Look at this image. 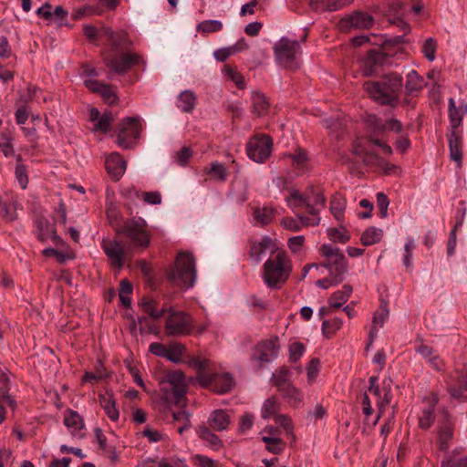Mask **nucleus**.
Masks as SVG:
<instances>
[{"label": "nucleus", "mask_w": 467, "mask_h": 467, "mask_svg": "<svg viewBox=\"0 0 467 467\" xmlns=\"http://www.w3.org/2000/svg\"><path fill=\"white\" fill-rule=\"evenodd\" d=\"M280 410V402L275 396L267 398L261 408V416L265 420L275 418Z\"/></svg>", "instance_id": "obj_39"}, {"label": "nucleus", "mask_w": 467, "mask_h": 467, "mask_svg": "<svg viewBox=\"0 0 467 467\" xmlns=\"http://www.w3.org/2000/svg\"><path fill=\"white\" fill-rule=\"evenodd\" d=\"M102 248L108 259L114 267L120 269L125 256L124 246L119 241H104Z\"/></svg>", "instance_id": "obj_15"}, {"label": "nucleus", "mask_w": 467, "mask_h": 467, "mask_svg": "<svg viewBox=\"0 0 467 467\" xmlns=\"http://www.w3.org/2000/svg\"><path fill=\"white\" fill-rule=\"evenodd\" d=\"M320 370V360L312 358L306 367L307 382L313 384L317 378Z\"/></svg>", "instance_id": "obj_55"}, {"label": "nucleus", "mask_w": 467, "mask_h": 467, "mask_svg": "<svg viewBox=\"0 0 467 467\" xmlns=\"http://www.w3.org/2000/svg\"><path fill=\"white\" fill-rule=\"evenodd\" d=\"M100 34L108 36L111 42L112 49L109 53H116L119 49L125 48L130 45V40L129 39L127 33L124 31L119 30L114 32L109 27H103Z\"/></svg>", "instance_id": "obj_20"}, {"label": "nucleus", "mask_w": 467, "mask_h": 467, "mask_svg": "<svg viewBox=\"0 0 467 467\" xmlns=\"http://www.w3.org/2000/svg\"><path fill=\"white\" fill-rule=\"evenodd\" d=\"M197 31L201 33L219 32L223 28V23L219 20H204L197 25Z\"/></svg>", "instance_id": "obj_50"}, {"label": "nucleus", "mask_w": 467, "mask_h": 467, "mask_svg": "<svg viewBox=\"0 0 467 467\" xmlns=\"http://www.w3.org/2000/svg\"><path fill=\"white\" fill-rule=\"evenodd\" d=\"M275 248V242L270 236L265 235L251 243L250 256L255 263H259L267 251L274 252Z\"/></svg>", "instance_id": "obj_17"}, {"label": "nucleus", "mask_w": 467, "mask_h": 467, "mask_svg": "<svg viewBox=\"0 0 467 467\" xmlns=\"http://www.w3.org/2000/svg\"><path fill=\"white\" fill-rule=\"evenodd\" d=\"M273 141L268 135L258 134L250 139L247 144V155L255 162L262 163L272 152Z\"/></svg>", "instance_id": "obj_9"}, {"label": "nucleus", "mask_w": 467, "mask_h": 467, "mask_svg": "<svg viewBox=\"0 0 467 467\" xmlns=\"http://www.w3.org/2000/svg\"><path fill=\"white\" fill-rule=\"evenodd\" d=\"M252 112L258 116H264L268 112L269 109V102L265 96L258 91H254L252 93Z\"/></svg>", "instance_id": "obj_34"}, {"label": "nucleus", "mask_w": 467, "mask_h": 467, "mask_svg": "<svg viewBox=\"0 0 467 467\" xmlns=\"http://www.w3.org/2000/svg\"><path fill=\"white\" fill-rule=\"evenodd\" d=\"M444 418L446 420L445 422L440 425L438 430L437 444L440 451H446L449 448L453 434L452 427L447 419V415Z\"/></svg>", "instance_id": "obj_32"}, {"label": "nucleus", "mask_w": 467, "mask_h": 467, "mask_svg": "<svg viewBox=\"0 0 467 467\" xmlns=\"http://www.w3.org/2000/svg\"><path fill=\"white\" fill-rule=\"evenodd\" d=\"M329 273V276L334 279V283L340 284L345 278V275L348 271V263H341L338 265H334L327 268Z\"/></svg>", "instance_id": "obj_48"}, {"label": "nucleus", "mask_w": 467, "mask_h": 467, "mask_svg": "<svg viewBox=\"0 0 467 467\" xmlns=\"http://www.w3.org/2000/svg\"><path fill=\"white\" fill-rule=\"evenodd\" d=\"M389 311L386 302H381L380 308L379 311L374 313L372 320V328L369 332V345L372 344L374 338L377 336L379 327H382L385 320L388 318Z\"/></svg>", "instance_id": "obj_28"}, {"label": "nucleus", "mask_w": 467, "mask_h": 467, "mask_svg": "<svg viewBox=\"0 0 467 467\" xmlns=\"http://www.w3.org/2000/svg\"><path fill=\"white\" fill-rule=\"evenodd\" d=\"M278 337L262 340L255 346L252 358L256 360L258 366L261 367L264 363L271 362L278 355Z\"/></svg>", "instance_id": "obj_13"}, {"label": "nucleus", "mask_w": 467, "mask_h": 467, "mask_svg": "<svg viewBox=\"0 0 467 467\" xmlns=\"http://www.w3.org/2000/svg\"><path fill=\"white\" fill-rule=\"evenodd\" d=\"M64 424L69 430L72 435H76L80 431L84 424L82 418L76 411L69 410L64 418Z\"/></svg>", "instance_id": "obj_40"}, {"label": "nucleus", "mask_w": 467, "mask_h": 467, "mask_svg": "<svg viewBox=\"0 0 467 467\" xmlns=\"http://www.w3.org/2000/svg\"><path fill=\"white\" fill-rule=\"evenodd\" d=\"M84 84L90 91L99 93L105 102L109 103V105H112L116 102V93L110 86L100 83L93 78L85 79Z\"/></svg>", "instance_id": "obj_19"}, {"label": "nucleus", "mask_w": 467, "mask_h": 467, "mask_svg": "<svg viewBox=\"0 0 467 467\" xmlns=\"http://www.w3.org/2000/svg\"><path fill=\"white\" fill-rule=\"evenodd\" d=\"M392 400V394H391V389L390 384L386 382H383V393L381 394L380 398L378 399V407L379 410V414L377 416L375 420L373 421V425H376L380 414L383 412V410L389 405L390 401Z\"/></svg>", "instance_id": "obj_44"}, {"label": "nucleus", "mask_w": 467, "mask_h": 467, "mask_svg": "<svg viewBox=\"0 0 467 467\" xmlns=\"http://www.w3.org/2000/svg\"><path fill=\"white\" fill-rule=\"evenodd\" d=\"M199 435L202 440L211 444L214 449H218L221 446L219 437L213 433L207 427H201Z\"/></svg>", "instance_id": "obj_54"}, {"label": "nucleus", "mask_w": 467, "mask_h": 467, "mask_svg": "<svg viewBox=\"0 0 467 467\" xmlns=\"http://www.w3.org/2000/svg\"><path fill=\"white\" fill-rule=\"evenodd\" d=\"M119 233L123 234L129 238L136 247L145 248L150 244L149 234L146 231V223L142 219L126 222L119 230Z\"/></svg>", "instance_id": "obj_8"}, {"label": "nucleus", "mask_w": 467, "mask_h": 467, "mask_svg": "<svg viewBox=\"0 0 467 467\" xmlns=\"http://www.w3.org/2000/svg\"><path fill=\"white\" fill-rule=\"evenodd\" d=\"M291 271V260L285 252L279 251L265 261L262 276L267 287L277 289L289 278Z\"/></svg>", "instance_id": "obj_2"}, {"label": "nucleus", "mask_w": 467, "mask_h": 467, "mask_svg": "<svg viewBox=\"0 0 467 467\" xmlns=\"http://www.w3.org/2000/svg\"><path fill=\"white\" fill-rule=\"evenodd\" d=\"M200 383L203 387H211L219 394L227 393L234 387V379L229 373H202Z\"/></svg>", "instance_id": "obj_12"}, {"label": "nucleus", "mask_w": 467, "mask_h": 467, "mask_svg": "<svg viewBox=\"0 0 467 467\" xmlns=\"http://www.w3.org/2000/svg\"><path fill=\"white\" fill-rule=\"evenodd\" d=\"M103 13V8L95 5H86L76 9L72 14V18L75 20L80 19L84 16H90L94 15H101Z\"/></svg>", "instance_id": "obj_49"}, {"label": "nucleus", "mask_w": 467, "mask_h": 467, "mask_svg": "<svg viewBox=\"0 0 467 467\" xmlns=\"http://www.w3.org/2000/svg\"><path fill=\"white\" fill-rule=\"evenodd\" d=\"M305 244L304 235H296L288 239L287 245L293 254H298L302 251Z\"/></svg>", "instance_id": "obj_62"}, {"label": "nucleus", "mask_w": 467, "mask_h": 467, "mask_svg": "<svg viewBox=\"0 0 467 467\" xmlns=\"http://www.w3.org/2000/svg\"><path fill=\"white\" fill-rule=\"evenodd\" d=\"M442 467H467V457H458L455 454L442 462Z\"/></svg>", "instance_id": "obj_63"}, {"label": "nucleus", "mask_w": 467, "mask_h": 467, "mask_svg": "<svg viewBox=\"0 0 467 467\" xmlns=\"http://www.w3.org/2000/svg\"><path fill=\"white\" fill-rule=\"evenodd\" d=\"M262 441L266 444V449L273 453H280L285 448V443L278 436H262Z\"/></svg>", "instance_id": "obj_47"}, {"label": "nucleus", "mask_w": 467, "mask_h": 467, "mask_svg": "<svg viewBox=\"0 0 467 467\" xmlns=\"http://www.w3.org/2000/svg\"><path fill=\"white\" fill-rule=\"evenodd\" d=\"M277 214V210L273 206L255 207L253 209V219L256 225L265 226L270 224Z\"/></svg>", "instance_id": "obj_24"}, {"label": "nucleus", "mask_w": 467, "mask_h": 467, "mask_svg": "<svg viewBox=\"0 0 467 467\" xmlns=\"http://www.w3.org/2000/svg\"><path fill=\"white\" fill-rule=\"evenodd\" d=\"M0 150L5 157H11L15 154L12 139L5 134L1 136Z\"/></svg>", "instance_id": "obj_61"}, {"label": "nucleus", "mask_w": 467, "mask_h": 467, "mask_svg": "<svg viewBox=\"0 0 467 467\" xmlns=\"http://www.w3.org/2000/svg\"><path fill=\"white\" fill-rule=\"evenodd\" d=\"M320 223V218L310 219L308 216L298 215L297 219L285 217L281 220V225L291 232H298L305 226H316Z\"/></svg>", "instance_id": "obj_21"}, {"label": "nucleus", "mask_w": 467, "mask_h": 467, "mask_svg": "<svg viewBox=\"0 0 467 467\" xmlns=\"http://www.w3.org/2000/svg\"><path fill=\"white\" fill-rule=\"evenodd\" d=\"M424 86V79L415 70H410L407 74L405 90L408 95H415L420 92Z\"/></svg>", "instance_id": "obj_33"}, {"label": "nucleus", "mask_w": 467, "mask_h": 467, "mask_svg": "<svg viewBox=\"0 0 467 467\" xmlns=\"http://www.w3.org/2000/svg\"><path fill=\"white\" fill-rule=\"evenodd\" d=\"M196 277V263L193 255L187 252L179 253L174 267L169 274L171 282L176 286L190 288L193 286Z\"/></svg>", "instance_id": "obj_3"}, {"label": "nucleus", "mask_w": 467, "mask_h": 467, "mask_svg": "<svg viewBox=\"0 0 467 467\" xmlns=\"http://www.w3.org/2000/svg\"><path fill=\"white\" fill-rule=\"evenodd\" d=\"M384 15L393 16L395 18L394 23H396L404 33L410 30L409 25L401 19V16L404 15V6L401 2L395 0L389 6V9L384 11Z\"/></svg>", "instance_id": "obj_29"}, {"label": "nucleus", "mask_w": 467, "mask_h": 467, "mask_svg": "<svg viewBox=\"0 0 467 467\" xmlns=\"http://www.w3.org/2000/svg\"><path fill=\"white\" fill-rule=\"evenodd\" d=\"M192 328L190 317L182 311L169 309V316L165 322V329L168 336L188 335Z\"/></svg>", "instance_id": "obj_10"}, {"label": "nucleus", "mask_w": 467, "mask_h": 467, "mask_svg": "<svg viewBox=\"0 0 467 467\" xmlns=\"http://www.w3.org/2000/svg\"><path fill=\"white\" fill-rule=\"evenodd\" d=\"M352 287L349 285H344L340 290L336 291L328 299V304L333 308H340L350 297Z\"/></svg>", "instance_id": "obj_35"}, {"label": "nucleus", "mask_w": 467, "mask_h": 467, "mask_svg": "<svg viewBox=\"0 0 467 467\" xmlns=\"http://www.w3.org/2000/svg\"><path fill=\"white\" fill-rule=\"evenodd\" d=\"M374 22L373 17L363 12H356L353 15L347 16L339 22L341 29H368L372 26Z\"/></svg>", "instance_id": "obj_14"}, {"label": "nucleus", "mask_w": 467, "mask_h": 467, "mask_svg": "<svg viewBox=\"0 0 467 467\" xmlns=\"http://www.w3.org/2000/svg\"><path fill=\"white\" fill-rule=\"evenodd\" d=\"M438 403V397L436 394H431L428 406L424 408L419 418V426L420 429H429L434 421V407Z\"/></svg>", "instance_id": "obj_26"}, {"label": "nucleus", "mask_w": 467, "mask_h": 467, "mask_svg": "<svg viewBox=\"0 0 467 467\" xmlns=\"http://www.w3.org/2000/svg\"><path fill=\"white\" fill-rule=\"evenodd\" d=\"M16 178L22 189H26L28 184V177L26 167L22 164H17L15 170Z\"/></svg>", "instance_id": "obj_64"}, {"label": "nucleus", "mask_w": 467, "mask_h": 467, "mask_svg": "<svg viewBox=\"0 0 467 467\" xmlns=\"http://www.w3.org/2000/svg\"><path fill=\"white\" fill-rule=\"evenodd\" d=\"M320 254L327 260L324 265L326 268L347 262L346 257L340 252L339 248L329 244H325L320 247Z\"/></svg>", "instance_id": "obj_23"}, {"label": "nucleus", "mask_w": 467, "mask_h": 467, "mask_svg": "<svg viewBox=\"0 0 467 467\" xmlns=\"http://www.w3.org/2000/svg\"><path fill=\"white\" fill-rule=\"evenodd\" d=\"M106 170L113 180H119L127 169V162L118 152L109 155L105 161Z\"/></svg>", "instance_id": "obj_18"}, {"label": "nucleus", "mask_w": 467, "mask_h": 467, "mask_svg": "<svg viewBox=\"0 0 467 467\" xmlns=\"http://www.w3.org/2000/svg\"><path fill=\"white\" fill-rule=\"evenodd\" d=\"M354 153L367 165H374L384 168L387 163L378 155L369 152L366 148L361 145L354 146Z\"/></svg>", "instance_id": "obj_31"}, {"label": "nucleus", "mask_w": 467, "mask_h": 467, "mask_svg": "<svg viewBox=\"0 0 467 467\" xmlns=\"http://www.w3.org/2000/svg\"><path fill=\"white\" fill-rule=\"evenodd\" d=\"M437 50V41L433 37H428L422 44V53L431 62L435 60Z\"/></svg>", "instance_id": "obj_51"}, {"label": "nucleus", "mask_w": 467, "mask_h": 467, "mask_svg": "<svg viewBox=\"0 0 467 467\" xmlns=\"http://www.w3.org/2000/svg\"><path fill=\"white\" fill-rule=\"evenodd\" d=\"M450 158L454 161L458 168L462 165V148H463V137L462 131H449L447 134Z\"/></svg>", "instance_id": "obj_16"}, {"label": "nucleus", "mask_w": 467, "mask_h": 467, "mask_svg": "<svg viewBox=\"0 0 467 467\" xmlns=\"http://www.w3.org/2000/svg\"><path fill=\"white\" fill-rule=\"evenodd\" d=\"M230 422V415L223 410L213 411L208 419L209 426L216 431L226 430Z\"/></svg>", "instance_id": "obj_27"}, {"label": "nucleus", "mask_w": 467, "mask_h": 467, "mask_svg": "<svg viewBox=\"0 0 467 467\" xmlns=\"http://www.w3.org/2000/svg\"><path fill=\"white\" fill-rule=\"evenodd\" d=\"M310 196H304L298 190L292 189L289 194L285 197V202L293 212L297 211L306 206Z\"/></svg>", "instance_id": "obj_37"}, {"label": "nucleus", "mask_w": 467, "mask_h": 467, "mask_svg": "<svg viewBox=\"0 0 467 467\" xmlns=\"http://www.w3.org/2000/svg\"><path fill=\"white\" fill-rule=\"evenodd\" d=\"M346 200L340 195H335L330 202V212L337 220H341L346 209Z\"/></svg>", "instance_id": "obj_45"}, {"label": "nucleus", "mask_w": 467, "mask_h": 467, "mask_svg": "<svg viewBox=\"0 0 467 467\" xmlns=\"http://www.w3.org/2000/svg\"><path fill=\"white\" fill-rule=\"evenodd\" d=\"M382 60V54L372 49L368 52L367 57L363 59L361 65L362 74L366 77L371 76L377 72L378 64Z\"/></svg>", "instance_id": "obj_25"}, {"label": "nucleus", "mask_w": 467, "mask_h": 467, "mask_svg": "<svg viewBox=\"0 0 467 467\" xmlns=\"http://www.w3.org/2000/svg\"><path fill=\"white\" fill-rule=\"evenodd\" d=\"M449 117L451 124L450 131H462V130L461 129V125L462 118L453 99H449Z\"/></svg>", "instance_id": "obj_41"}, {"label": "nucleus", "mask_w": 467, "mask_h": 467, "mask_svg": "<svg viewBox=\"0 0 467 467\" xmlns=\"http://www.w3.org/2000/svg\"><path fill=\"white\" fill-rule=\"evenodd\" d=\"M353 0H309L312 8L317 11H336L347 5L350 4Z\"/></svg>", "instance_id": "obj_30"}, {"label": "nucleus", "mask_w": 467, "mask_h": 467, "mask_svg": "<svg viewBox=\"0 0 467 467\" xmlns=\"http://www.w3.org/2000/svg\"><path fill=\"white\" fill-rule=\"evenodd\" d=\"M141 126L137 118L127 117L123 119L118 127L117 144L123 149H130L133 145V140L140 136Z\"/></svg>", "instance_id": "obj_7"}, {"label": "nucleus", "mask_w": 467, "mask_h": 467, "mask_svg": "<svg viewBox=\"0 0 467 467\" xmlns=\"http://www.w3.org/2000/svg\"><path fill=\"white\" fill-rule=\"evenodd\" d=\"M305 352V346L300 342H295L289 347V359L291 362H297Z\"/></svg>", "instance_id": "obj_58"}, {"label": "nucleus", "mask_w": 467, "mask_h": 467, "mask_svg": "<svg viewBox=\"0 0 467 467\" xmlns=\"http://www.w3.org/2000/svg\"><path fill=\"white\" fill-rule=\"evenodd\" d=\"M277 424L284 428L286 434L292 435L294 431V425L291 418L285 414H277L275 418Z\"/></svg>", "instance_id": "obj_60"}, {"label": "nucleus", "mask_w": 467, "mask_h": 467, "mask_svg": "<svg viewBox=\"0 0 467 467\" xmlns=\"http://www.w3.org/2000/svg\"><path fill=\"white\" fill-rule=\"evenodd\" d=\"M329 239L333 242L344 244L349 240V235L347 230L343 227L329 228L327 231Z\"/></svg>", "instance_id": "obj_53"}, {"label": "nucleus", "mask_w": 467, "mask_h": 467, "mask_svg": "<svg viewBox=\"0 0 467 467\" xmlns=\"http://www.w3.org/2000/svg\"><path fill=\"white\" fill-rule=\"evenodd\" d=\"M206 172L216 181L225 182L227 179V171L224 165L218 161L213 162Z\"/></svg>", "instance_id": "obj_46"}, {"label": "nucleus", "mask_w": 467, "mask_h": 467, "mask_svg": "<svg viewBox=\"0 0 467 467\" xmlns=\"http://www.w3.org/2000/svg\"><path fill=\"white\" fill-rule=\"evenodd\" d=\"M184 351L185 347L182 344L173 343L167 347L164 358L173 363H180L182 360Z\"/></svg>", "instance_id": "obj_43"}, {"label": "nucleus", "mask_w": 467, "mask_h": 467, "mask_svg": "<svg viewBox=\"0 0 467 467\" xmlns=\"http://www.w3.org/2000/svg\"><path fill=\"white\" fill-rule=\"evenodd\" d=\"M289 157L296 168L304 167L308 161L307 153L302 149H297L294 153L290 154Z\"/></svg>", "instance_id": "obj_59"}, {"label": "nucleus", "mask_w": 467, "mask_h": 467, "mask_svg": "<svg viewBox=\"0 0 467 467\" xmlns=\"http://www.w3.org/2000/svg\"><path fill=\"white\" fill-rule=\"evenodd\" d=\"M274 52L276 60L284 67L295 70L299 67L297 56L300 52V46L297 41L282 37L275 43Z\"/></svg>", "instance_id": "obj_5"}, {"label": "nucleus", "mask_w": 467, "mask_h": 467, "mask_svg": "<svg viewBox=\"0 0 467 467\" xmlns=\"http://www.w3.org/2000/svg\"><path fill=\"white\" fill-rule=\"evenodd\" d=\"M112 121V114L110 112H104L95 123L94 130L105 133L109 130Z\"/></svg>", "instance_id": "obj_56"}, {"label": "nucleus", "mask_w": 467, "mask_h": 467, "mask_svg": "<svg viewBox=\"0 0 467 467\" xmlns=\"http://www.w3.org/2000/svg\"><path fill=\"white\" fill-rule=\"evenodd\" d=\"M287 374L288 371L286 369H282L280 373L274 378V385L290 405L297 407L303 402V394L286 379Z\"/></svg>", "instance_id": "obj_11"}, {"label": "nucleus", "mask_w": 467, "mask_h": 467, "mask_svg": "<svg viewBox=\"0 0 467 467\" xmlns=\"http://www.w3.org/2000/svg\"><path fill=\"white\" fill-rule=\"evenodd\" d=\"M343 325V320L339 317H334L331 320H325L322 323L323 332L328 336L334 334L336 331L339 330Z\"/></svg>", "instance_id": "obj_57"}, {"label": "nucleus", "mask_w": 467, "mask_h": 467, "mask_svg": "<svg viewBox=\"0 0 467 467\" xmlns=\"http://www.w3.org/2000/svg\"><path fill=\"white\" fill-rule=\"evenodd\" d=\"M383 236V231L376 227L368 228L361 235V243L366 246L379 243Z\"/></svg>", "instance_id": "obj_42"}, {"label": "nucleus", "mask_w": 467, "mask_h": 467, "mask_svg": "<svg viewBox=\"0 0 467 467\" xmlns=\"http://www.w3.org/2000/svg\"><path fill=\"white\" fill-rule=\"evenodd\" d=\"M161 391L167 403L183 408L185 406V393L187 385L184 374L182 371L168 372L161 381Z\"/></svg>", "instance_id": "obj_4"}, {"label": "nucleus", "mask_w": 467, "mask_h": 467, "mask_svg": "<svg viewBox=\"0 0 467 467\" xmlns=\"http://www.w3.org/2000/svg\"><path fill=\"white\" fill-rule=\"evenodd\" d=\"M196 96L193 91L186 89L178 96V108L183 111L192 112L196 105Z\"/></svg>", "instance_id": "obj_36"}, {"label": "nucleus", "mask_w": 467, "mask_h": 467, "mask_svg": "<svg viewBox=\"0 0 467 467\" xmlns=\"http://www.w3.org/2000/svg\"><path fill=\"white\" fill-rule=\"evenodd\" d=\"M104 62L109 68L110 73L124 74L132 66L140 64L143 61L142 58L135 53H119L118 51L116 53H109V55L104 57Z\"/></svg>", "instance_id": "obj_6"}, {"label": "nucleus", "mask_w": 467, "mask_h": 467, "mask_svg": "<svg viewBox=\"0 0 467 467\" xmlns=\"http://www.w3.org/2000/svg\"><path fill=\"white\" fill-rule=\"evenodd\" d=\"M99 401L108 418L112 421H117L119 417V411L117 408V402L113 392L107 390L99 395Z\"/></svg>", "instance_id": "obj_22"}, {"label": "nucleus", "mask_w": 467, "mask_h": 467, "mask_svg": "<svg viewBox=\"0 0 467 467\" xmlns=\"http://www.w3.org/2000/svg\"><path fill=\"white\" fill-rule=\"evenodd\" d=\"M0 216L8 222H12L16 218L14 205L5 202L2 197H0Z\"/></svg>", "instance_id": "obj_52"}, {"label": "nucleus", "mask_w": 467, "mask_h": 467, "mask_svg": "<svg viewBox=\"0 0 467 467\" xmlns=\"http://www.w3.org/2000/svg\"><path fill=\"white\" fill-rule=\"evenodd\" d=\"M139 306L153 319H159L168 311L165 307L159 309L156 301L147 297H143L140 301Z\"/></svg>", "instance_id": "obj_38"}, {"label": "nucleus", "mask_w": 467, "mask_h": 467, "mask_svg": "<svg viewBox=\"0 0 467 467\" xmlns=\"http://www.w3.org/2000/svg\"><path fill=\"white\" fill-rule=\"evenodd\" d=\"M402 87V78L398 73L384 75L378 81L364 83L367 93L382 105L395 106Z\"/></svg>", "instance_id": "obj_1"}]
</instances>
